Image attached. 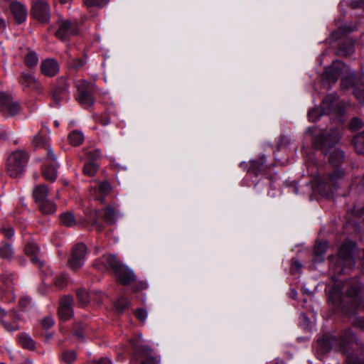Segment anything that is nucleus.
I'll return each mask as SVG.
<instances>
[{"mask_svg":"<svg viewBox=\"0 0 364 364\" xmlns=\"http://www.w3.org/2000/svg\"><path fill=\"white\" fill-rule=\"evenodd\" d=\"M33 143L37 147L45 146V148H46L48 145L47 144L46 138L40 134H38L34 137Z\"/></svg>","mask_w":364,"mask_h":364,"instance_id":"43","label":"nucleus"},{"mask_svg":"<svg viewBox=\"0 0 364 364\" xmlns=\"http://www.w3.org/2000/svg\"><path fill=\"white\" fill-rule=\"evenodd\" d=\"M348 4L353 9H364V0H349Z\"/></svg>","mask_w":364,"mask_h":364,"instance_id":"50","label":"nucleus"},{"mask_svg":"<svg viewBox=\"0 0 364 364\" xmlns=\"http://www.w3.org/2000/svg\"><path fill=\"white\" fill-rule=\"evenodd\" d=\"M101 123L102 125L106 126L110 123V119L109 117H105L101 120Z\"/></svg>","mask_w":364,"mask_h":364,"instance_id":"60","label":"nucleus"},{"mask_svg":"<svg viewBox=\"0 0 364 364\" xmlns=\"http://www.w3.org/2000/svg\"><path fill=\"white\" fill-rule=\"evenodd\" d=\"M74 299L72 296L66 295L62 297L59 302L58 316L63 321L70 319L74 314Z\"/></svg>","mask_w":364,"mask_h":364,"instance_id":"16","label":"nucleus"},{"mask_svg":"<svg viewBox=\"0 0 364 364\" xmlns=\"http://www.w3.org/2000/svg\"><path fill=\"white\" fill-rule=\"evenodd\" d=\"M356 249L355 243H345L339 248L337 257H330L333 284L329 289L328 300L336 310L345 314H353L355 309H364V301L359 294L362 287L360 281L352 278L344 282L340 278L355 267Z\"/></svg>","mask_w":364,"mask_h":364,"instance_id":"1","label":"nucleus"},{"mask_svg":"<svg viewBox=\"0 0 364 364\" xmlns=\"http://www.w3.org/2000/svg\"><path fill=\"white\" fill-rule=\"evenodd\" d=\"M77 358L74 350H65L61 355V359L67 364H73Z\"/></svg>","mask_w":364,"mask_h":364,"instance_id":"37","label":"nucleus"},{"mask_svg":"<svg viewBox=\"0 0 364 364\" xmlns=\"http://www.w3.org/2000/svg\"><path fill=\"white\" fill-rule=\"evenodd\" d=\"M18 343L21 346L29 350H34L36 349V342L33 339L26 333H21L18 336Z\"/></svg>","mask_w":364,"mask_h":364,"instance_id":"25","label":"nucleus"},{"mask_svg":"<svg viewBox=\"0 0 364 364\" xmlns=\"http://www.w3.org/2000/svg\"><path fill=\"white\" fill-rule=\"evenodd\" d=\"M328 243L326 242H319L314 247L315 257H320V260H323V256L327 250Z\"/></svg>","mask_w":364,"mask_h":364,"instance_id":"36","label":"nucleus"},{"mask_svg":"<svg viewBox=\"0 0 364 364\" xmlns=\"http://www.w3.org/2000/svg\"><path fill=\"white\" fill-rule=\"evenodd\" d=\"M6 27V24L5 21L3 18H0V33H2L4 32Z\"/></svg>","mask_w":364,"mask_h":364,"instance_id":"59","label":"nucleus"},{"mask_svg":"<svg viewBox=\"0 0 364 364\" xmlns=\"http://www.w3.org/2000/svg\"><path fill=\"white\" fill-rule=\"evenodd\" d=\"M317 345L322 353L335 350L348 354L351 345H358L353 333L350 329L345 330L338 337L325 335L317 341Z\"/></svg>","mask_w":364,"mask_h":364,"instance_id":"4","label":"nucleus"},{"mask_svg":"<svg viewBox=\"0 0 364 364\" xmlns=\"http://www.w3.org/2000/svg\"><path fill=\"white\" fill-rule=\"evenodd\" d=\"M98 166L94 162H88L83 167V173L88 176H93L97 171Z\"/></svg>","mask_w":364,"mask_h":364,"instance_id":"38","label":"nucleus"},{"mask_svg":"<svg viewBox=\"0 0 364 364\" xmlns=\"http://www.w3.org/2000/svg\"><path fill=\"white\" fill-rule=\"evenodd\" d=\"M266 159L264 155L260 156L258 159L250 161L247 172L257 176L265 170Z\"/></svg>","mask_w":364,"mask_h":364,"instance_id":"22","label":"nucleus"},{"mask_svg":"<svg viewBox=\"0 0 364 364\" xmlns=\"http://www.w3.org/2000/svg\"><path fill=\"white\" fill-rule=\"evenodd\" d=\"M355 42L352 39H345L339 46L337 54L341 56H347L354 52Z\"/></svg>","mask_w":364,"mask_h":364,"instance_id":"24","label":"nucleus"},{"mask_svg":"<svg viewBox=\"0 0 364 364\" xmlns=\"http://www.w3.org/2000/svg\"><path fill=\"white\" fill-rule=\"evenodd\" d=\"M68 282V276L65 274H61L55 278V284L59 288H63Z\"/></svg>","mask_w":364,"mask_h":364,"instance_id":"42","label":"nucleus"},{"mask_svg":"<svg viewBox=\"0 0 364 364\" xmlns=\"http://www.w3.org/2000/svg\"><path fill=\"white\" fill-rule=\"evenodd\" d=\"M40 210L43 214H53L55 213L57 206L54 202L50 200H46L45 201L38 204Z\"/></svg>","mask_w":364,"mask_h":364,"instance_id":"28","label":"nucleus"},{"mask_svg":"<svg viewBox=\"0 0 364 364\" xmlns=\"http://www.w3.org/2000/svg\"><path fill=\"white\" fill-rule=\"evenodd\" d=\"M353 144L358 154H364V131L354 137Z\"/></svg>","mask_w":364,"mask_h":364,"instance_id":"32","label":"nucleus"},{"mask_svg":"<svg viewBox=\"0 0 364 364\" xmlns=\"http://www.w3.org/2000/svg\"><path fill=\"white\" fill-rule=\"evenodd\" d=\"M354 326L364 330V317H357L353 321Z\"/></svg>","mask_w":364,"mask_h":364,"instance_id":"56","label":"nucleus"},{"mask_svg":"<svg viewBox=\"0 0 364 364\" xmlns=\"http://www.w3.org/2000/svg\"><path fill=\"white\" fill-rule=\"evenodd\" d=\"M129 305V301L124 297L119 298L115 303L114 307L119 313H123Z\"/></svg>","mask_w":364,"mask_h":364,"instance_id":"39","label":"nucleus"},{"mask_svg":"<svg viewBox=\"0 0 364 364\" xmlns=\"http://www.w3.org/2000/svg\"><path fill=\"white\" fill-rule=\"evenodd\" d=\"M146 287V283L143 282H136L132 284V290L135 292L141 291L144 289Z\"/></svg>","mask_w":364,"mask_h":364,"instance_id":"53","label":"nucleus"},{"mask_svg":"<svg viewBox=\"0 0 364 364\" xmlns=\"http://www.w3.org/2000/svg\"><path fill=\"white\" fill-rule=\"evenodd\" d=\"M85 331V326L81 323H77L75 325L73 329V333L75 336L83 339L84 338V332Z\"/></svg>","mask_w":364,"mask_h":364,"instance_id":"41","label":"nucleus"},{"mask_svg":"<svg viewBox=\"0 0 364 364\" xmlns=\"http://www.w3.org/2000/svg\"><path fill=\"white\" fill-rule=\"evenodd\" d=\"M360 185H361L362 188L364 190V176H363V179L361 181Z\"/></svg>","mask_w":364,"mask_h":364,"instance_id":"63","label":"nucleus"},{"mask_svg":"<svg viewBox=\"0 0 364 364\" xmlns=\"http://www.w3.org/2000/svg\"><path fill=\"white\" fill-rule=\"evenodd\" d=\"M111 189V185L107 181H103L99 185V191L105 196L107 195Z\"/></svg>","mask_w":364,"mask_h":364,"instance_id":"44","label":"nucleus"},{"mask_svg":"<svg viewBox=\"0 0 364 364\" xmlns=\"http://www.w3.org/2000/svg\"><path fill=\"white\" fill-rule=\"evenodd\" d=\"M25 253L30 257L32 263L38 267H41L43 264V260L42 259L41 251L37 245V243L33 240H29L25 246Z\"/></svg>","mask_w":364,"mask_h":364,"instance_id":"15","label":"nucleus"},{"mask_svg":"<svg viewBox=\"0 0 364 364\" xmlns=\"http://www.w3.org/2000/svg\"><path fill=\"white\" fill-rule=\"evenodd\" d=\"M84 4L90 7V6H95L100 9L105 6L109 1V0H83Z\"/></svg>","mask_w":364,"mask_h":364,"instance_id":"40","label":"nucleus"},{"mask_svg":"<svg viewBox=\"0 0 364 364\" xmlns=\"http://www.w3.org/2000/svg\"><path fill=\"white\" fill-rule=\"evenodd\" d=\"M69 96V83L63 77L58 79L52 92V100L55 106H58L61 101L66 100Z\"/></svg>","mask_w":364,"mask_h":364,"instance_id":"11","label":"nucleus"},{"mask_svg":"<svg viewBox=\"0 0 364 364\" xmlns=\"http://www.w3.org/2000/svg\"><path fill=\"white\" fill-rule=\"evenodd\" d=\"M85 64V61L80 58H73L71 62V66L75 68H79L82 67Z\"/></svg>","mask_w":364,"mask_h":364,"instance_id":"54","label":"nucleus"},{"mask_svg":"<svg viewBox=\"0 0 364 364\" xmlns=\"http://www.w3.org/2000/svg\"><path fill=\"white\" fill-rule=\"evenodd\" d=\"M54 324V320L51 316H46L41 321V325L44 328L48 329Z\"/></svg>","mask_w":364,"mask_h":364,"instance_id":"48","label":"nucleus"},{"mask_svg":"<svg viewBox=\"0 0 364 364\" xmlns=\"http://www.w3.org/2000/svg\"><path fill=\"white\" fill-rule=\"evenodd\" d=\"M363 257H362V262H363V272H364V250L363 251Z\"/></svg>","mask_w":364,"mask_h":364,"instance_id":"64","label":"nucleus"},{"mask_svg":"<svg viewBox=\"0 0 364 364\" xmlns=\"http://www.w3.org/2000/svg\"><path fill=\"white\" fill-rule=\"evenodd\" d=\"M346 74L342 78L341 87L343 89H347L349 87H357L360 84L364 87V80H358L354 72L349 70L348 67L341 61L336 60L333 62L331 66L326 68L323 77L329 83H335L338 77ZM354 95L360 103L364 102V90L356 87L354 90Z\"/></svg>","mask_w":364,"mask_h":364,"instance_id":"3","label":"nucleus"},{"mask_svg":"<svg viewBox=\"0 0 364 364\" xmlns=\"http://www.w3.org/2000/svg\"><path fill=\"white\" fill-rule=\"evenodd\" d=\"M339 139L340 135L337 129H331L328 132L320 134L313 139L314 147L322 151L325 155L328 154L329 163L336 168L333 172L328 174L326 181L318 182V186L320 191L323 186H326L328 191L332 192V187H335V183L344 174L343 170L337 168L344 161L343 151L334 146L338 142Z\"/></svg>","mask_w":364,"mask_h":364,"instance_id":"2","label":"nucleus"},{"mask_svg":"<svg viewBox=\"0 0 364 364\" xmlns=\"http://www.w3.org/2000/svg\"><path fill=\"white\" fill-rule=\"evenodd\" d=\"M68 139L70 144L73 146H79L84 140V135L81 132L74 130L69 134Z\"/></svg>","mask_w":364,"mask_h":364,"instance_id":"33","label":"nucleus"},{"mask_svg":"<svg viewBox=\"0 0 364 364\" xmlns=\"http://www.w3.org/2000/svg\"><path fill=\"white\" fill-rule=\"evenodd\" d=\"M133 348V358L131 364H156L152 350L139 339L131 341Z\"/></svg>","mask_w":364,"mask_h":364,"instance_id":"7","label":"nucleus"},{"mask_svg":"<svg viewBox=\"0 0 364 364\" xmlns=\"http://www.w3.org/2000/svg\"><path fill=\"white\" fill-rule=\"evenodd\" d=\"M358 345H356L358 347H360L362 349H364V345L361 343H358ZM355 345H351V346L348 348V354H344L346 356V364H364V360L363 358L358 356V355L354 354L351 352V350L354 348Z\"/></svg>","mask_w":364,"mask_h":364,"instance_id":"26","label":"nucleus"},{"mask_svg":"<svg viewBox=\"0 0 364 364\" xmlns=\"http://www.w3.org/2000/svg\"><path fill=\"white\" fill-rule=\"evenodd\" d=\"M358 28V25L354 24L353 26H345L338 28L331 33V37L333 40H338L341 38L340 35H346L351 33Z\"/></svg>","mask_w":364,"mask_h":364,"instance_id":"29","label":"nucleus"},{"mask_svg":"<svg viewBox=\"0 0 364 364\" xmlns=\"http://www.w3.org/2000/svg\"><path fill=\"white\" fill-rule=\"evenodd\" d=\"M328 55V52L327 51H324L321 55V58H323V57L326 56Z\"/></svg>","mask_w":364,"mask_h":364,"instance_id":"62","label":"nucleus"},{"mask_svg":"<svg viewBox=\"0 0 364 364\" xmlns=\"http://www.w3.org/2000/svg\"><path fill=\"white\" fill-rule=\"evenodd\" d=\"M120 264L115 255H104L95 262L94 266L100 271L111 269L115 272Z\"/></svg>","mask_w":364,"mask_h":364,"instance_id":"17","label":"nucleus"},{"mask_svg":"<svg viewBox=\"0 0 364 364\" xmlns=\"http://www.w3.org/2000/svg\"><path fill=\"white\" fill-rule=\"evenodd\" d=\"M1 322L4 328L8 331L12 332L18 329V326L16 322L9 323L4 320H1Z\"/></svg>","mask_w":364,"mask_h":364,"instance_id":"46","label":"nucleus"},{"mask_svg":"<svg viewBox=\"0 0 364 364\" xmlns=\"http://www.w3.org/2000/svg\"><path fill=\"white\" fill-rule=\"evenodd\" d=\"M91 294H89L88 291L84 288H80L77 291V299L78 302L82 306L87 305L91 299Z\"/></svg>","mask_w":364,"mask_h":364,"instance_id":"31","label":"nucleus"},{"mask_svg":"<svg viewBox=\"0 0 364 364\" xmlns=\"http://www.w3.org/2000/svg\"><path fill=\"white\" fill-rule=\"evenodd\" d=\"M19 82L23 86L36 91H40L41 84L32 73L23 72L19 78Z\"/></svg>","mask_w":364,"mask_h":364,"instance_id":"20","label":"nucleus"},{"mask_svg":"<svg viewBox=\"0 0 364 364\" xmlns=\"http://www.w3.org/2000/svg\"><path fill=\"white\" fill-rule=\"evenodd\" d=\"M11 11L18 23H21L26 20V10L24 6L18 1L11 3Z\"/></svg>","mask_w":364,"mask_h":364,"instance_id":"21","label":"nucleus"},{"mask_svg":"<svg viewBox=\"0 0 364 364\" xmlns=\"http://www.w3.org/2000/svg\"><path fill=\"white\" fill-rule=\"evenodd\" d=\"M48 188L46 185L36 186L33 191V196L36 203L39 204L46 200L48 195Z\"/></svg>","mask_w":364,"mask_h":364,"instance_id":"23","label":"nucleus"},{"mask_svg":"<svg viewBox=\"0 0 364 364\" xmlns=\"http://www.w3.org/2000/svg\"><path fill=\"white\" fill-rule=\"evenodd\" d=\"M60 66L58 63L53 58H48L41 63L42 73L48 77H53L59 72Z\"/></svg>","mask_w":364,"mask_h":364,"instance_id":"19","label":"nucleus"},{"mask_svg":"<svg viewBox=\"0 0 364 364\" xmlns=\"http://www.w3.org/2000/svg\"><path fill=\"white\" fill-rule=\"evenodd\" d=\"M89 364H112V362L107 357H103L98 360L90 361Z\"/></svg>","mask_w":364,"mask_h":364,"instance_id":"57","label":"nucleus"},{"mask_svg":"<svg viewBox=\"0 0 364 364\" xmlns=\"http://www.w3.org/2000/svg\"><path fill=\"white\" fill-rule=\"evenodd\" d=\"M21 109L19 103L14 101L11 95L6 92H0V113H8L10 116L17 114Z\"/></svg>","mask_w":364,"mask_h":364,"instance_id":"13","label":"nucleus"},{"mask_svg":"<svg viewBox=\"0 0 364 364\" xmlns=\"http://www.w3.org/2000/svg\"><path fill=\"white\" fill-rule=\"evenodd\" d=\"M102 156V152L98 149L92 150L87 152V157L92 160H97Z\"/></svg>","mask_w":364,"mask_h":364,"instance_id":"47","label":"nucleus"},{"mask_svg":"<svg viewBox=\"0 0 364 364\" xmlns=\"http://www.w3.org/2000/svg\"><path fill=\"white\" fill-rule=\"evenodd\" d=\"M59 168V164H50L46 166L43 171V176L44 178L51 182L55 181L58 175V168Z\"/></svg>","mask_w":364,"mask_h":364,"instance_id":"27","label":"nucleus"},{"mask_svg":"<svg viewBox=\"0 0 364 364\" xmlns=\"http://www.w3.org/2000/svg\"><path fill=\"white\" fill-rule=\"evenodd\" d=\"M1 232H2V234L4 235V236L8 238V239H10L13 236H14V229L10 227V226H8V227H2L1 228Z\"/></svg>","mask_w":364,"mask_h":364,"instance_id":"49","label":"nucleus"},{"mask_svg":"<svg viewBox=\"0 0 364 364\" xmlns=\"http://www.w3.org/2000/svg\"><path fill=\"white\" fill-rule=\"evenodd\" d=\"M31 303V299L29 297H23L19 299V304L23 308H26Z\"/></svg>","mask_w":364,"mask_h":364,"instance_id":"58","label":"nucleus"},{"mask_svg":"<svg viewBox=\"0 0 364 364\" xmlns=\"http://www.w3.org/2000/svg\"><path fill=\"white\" fill-rule=\"evenodd\" d=\"M13 257V248L11 245L2 243L0 245V258L11 259Z\"/></svg>","mask_w":364,"mask_h":364,"instance_id":"34","label":"nucleus"},{"mask_svg":"<svg viewBox=\"0 0 364 364\" xmlns=\"http://www.w3.org/2000/svg\"><path fill=\"white\" fill-rule=\"evenodd\" d=\"M102 214L103 220L108 225H113L117 220V215L115 208L112 205H107L101 210L95 211V218L92 220V225L94 226L97 231L101 232L104 229V225L100 223L97 216Z\"/></svg>","mask_w":364,"mask_h":364,"instance_id":"9","label":"nucleus"},{"mask_svg":"<svg viewBox=\"0 0 364 364\" xmlns=\"http://www.w3.org/2000/svg\"><path fill=\"white\" fill-rule=\"evenodd\" d=\"M363 126V121L358 117H354L350 122V129L353 130H357L360 129Z\"/></svg>","mask_w":364,"mask_h":364,"instance_id":"45","label":"nucleus"},{"mask_svg":"<svg viewBox=\"0 0 364 364\" xmlns=\"http://www.w3.org/2000/svg\"><path fill=\"white\" fill-rule=\"evenodd\" d=\"M62 223L67 227H73L77 225L75 216L72 213L66 212L60 215Z\"/></svg>","mask_w":364,"mask_h":364,"instance_id":"35","label":"nucleus"},{"mask_svg":"<svg viewBox=\"0 0 364 364\" xmlns=\"http://www.w3.org/2000/svg\"><path fill=\"white\" fill-rule=\"evenodd\" d=\"M302 264L298 260H294L291 264V272L292 274L299 273Z\"/></svg>","mask_w":364,"mask_h":364,"instance_id":"52","label":"nucleus"},{"mask_svg":"<svg viewBox=\"0 0 364 364\" xmlns=\"http://www.w3.org/2000/svg\"><path fill=\"white\" fill-rule=\"evenodd\" d=\"M24 63L30 68L36 67L38 63V57L37 53L28 49V53L24 57Z\"/></svg>","mask_w":364,"mask_h":364,"instance_id":"30","label":"nucleus"},{"mask_svg":"<svg viewBox=\"0 0 364 364\" xmlns=\"http://www.w3.org/2000/svg\"><path fill=\"white\" fill-rule=\"evenodd\" d=\"M58 26V28L55 32V36L62 41H65L78 33L77 24L68 19H59Z\"/></svg>","mask_w":364,"mask_h":364,"instance_id":"10","label":"nucleus"},{"mask_svg":"<svg viewBox=\"0 0 364 364\" xmlns=\"http://www.w3.org/2000/svg\"><path fill=\"white\" fill-rule=\"evenodd\" d=\"M28 155L23 150H16L11 153L6 161L7 173L11 178L21 177L25 171Z\"/></svg>","mask_w":364,"mask_h":364,"instance_id":"6","label":"nucleus"},{"mask_svg":"<svg viewBox=\"0 0 364 364\" xmlns=\"http://www.w3.org/2000/svg\"><path fill=\"white\" fill-rule=\"evenodd\" d=\"M114 272L118 281L124 285L131 284L136 280L134 272L128 267L124 266L122 264Z\"/></svg>","mask_w":364,"mask_h":364,"instance_id":"18","label":"nucleus"},{"mask_svg":"<svg viewBox=\"0 0 364 364\" xmlns=\"http://www.w3.org/2000/svg\"><path fill=\"white\" fill-rule=\"evenodd\" d=\"M75 85L77 90L75 99L78 103L87 107L93 105L95 102L93 85L80 79L75 81Z\"/></svg>","mask_w":364,"mask_h":364,"instance_id":"8","label":"nucleus"},{"mask_svg":"<svg viewBox=\"0 0 364 364\" xmlns=\"http://www.w3.org/2000/svg\"><path fill=\"white\" fill-rule=\"evenodd\" d=\"M6 315V311L0 306V318L3 320L2 318Z\"/></svg>","mask_w":364,"mask_h":364,"instance_id":"61","label":"nucleus"},{"mask_svg":"<svg viewBox=\"0 0 364 364\" xmlns=\"http://www.w3.org/2000/svg\"><path fill=\"white\" fill-rule=\"evenodd\" d=\"M46 150H47V156H48V159L49 160H50L51 161L53 162V164H58L57 163V156L56 155L53 153L51 147L50 146V145H48L46 146Z\"/></svg>","mask_w":364,"mask_h":364,"instance_id":"51","label":"nucleus"},{"mask_svg":"<svg viewBox=\"0 0 364 364\" xmlns=\"http://www.w3.org/2000/svg\"><path fill=\"white\" fill-rule=\"evenodd\" d=\"M87 253V247L83 243H78L73 247L71 257L68 260L69 266L76 270L83 264Z\"/></svg>","mask_w":364,"mask_h":364,"instance_id":"14","label":"nucleus"},{"mask_svg":"<svg viewBox=\"0 0 364 364\" xmlns=\"http://www.w3.org/2000/svg\"><path fill=\"white\" fill-rule=\"evenodd\" d=\"M31 15L42 23L48 22L50 18V9L48 4L43 0H33Z\"/></svg>","mask_w":364,"mask_h":364,"instance_id":"12","label":"nucleus"},{"mask_svg":"<svg viewBox=\"0 0 364 364\" xmlns=\"http://www.w3.org/2000/svg\"><path fill=\"white\" fill-rule=\"evenodd\" d=\"M135 316L138 319H139L141 321H144L146 318L147 313L144 309H139L135 311Z\"/></svg>","mask_w":364,"mask_h":364,"instance_id":"55","label":"nucleus"},{"mask_svg":"<svg viewBox=\"0 0 364 364\" xmlns=\"http://www.w3.org/2000/svg\"><path fill=\"white\" fill-rule=\"evenodd\" d=\"M344 112L343 105H341L336 94H330L327 95L322 101L321 109L314 108L309 110L308 117L310 121L316 122L323 114H334L341 117Z\"/></svg>","mask_w":364,"mask_h":364,"instance_id":"5","label":"nucleus"}]
</instances>
